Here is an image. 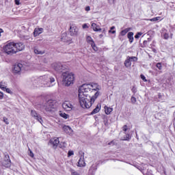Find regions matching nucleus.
Segmentation results:
<instances>
[{"label": "nucleus", "instance_id": "nucleus-18", "mask_svg": "<svg viewBox=\"0 0 175 175\" xmlns=\"http://www.w3.org/2000/svg\"><path fill=\"white\" fill-rule=\"evenodd\" d=\"M100 111V104H98L96 108L91 112L92 115L96 114Z\"/></svg>", "mask_w": 175, "mask_h": 175}, {"label": "nucleus", "instance_id": "nucleus-58", "mask_svg": "<svg viewBox=\"0 0 175 175\" xmlns=\"http://www.w3.org/2000/svg\"><path fill=\"white\" fill-rule=\"evenodd\" d=\"M99 38H100V39H102L103 38V34H100Z\"/></svg>", "mask_w": 175, "mask_h": 175}, {"label": "nucleus", "instance_id": "nucleus-29", "mask_svg": "<svg viewBox=\"0 0 175 175\" xmlns=\"http://www.w3.org/2000/svg\"><path fill=\"white\" fill-rule=\"evenodd\" d=\"M131 61L130 59H127L125 60L124 65H125L126 68H129V66H131Z\"/></svg>", "mask_w": 175, "mask_h": 175}, {"label": "nucleus", "instance_id": "nucleus-30", "mask_svg": "<svg viewBox=\"0 0 175 175\" xmlns=\"http://www.w3.org/2000/svg\"><path fill=\"white\" fill-rule=\"evenodd\" d=\"M59 148H62V150H64V148H66V143L61 142L60 144H59Z\"/></svg>", "mask_w": 175, "mask_h": 175}, {"label": "nucleus", "instance_id": "nucleus-1", "mask_svg": "<svg viewBox=\"0 0 175 175\" xmlns=\"http://www.w3.org/2000/svg\"><path fill=\"white\" fill-rule=\"evenodd\" d=\"M78 91L79 103L83 109H90L95 100H96L98 96L100 95V92H96L94 95L91 96V94L81 90L80 88H79Z\"/></svg>", "mask_w": 175, "mask_h": 175}, {"label": "nucleus", "instance_id": "nucleus-60", "mask_svg": "<svg viewBox=\"0 0 175 175\" xmlns=\"http://www.w3.org/2000/svg\"><path fill=\"white\" fill-rule=\"evenodd\" d=\"M152 51H153L154 53H157V49H154L152 50Z\"/></svg>", "mask_w": 175, "mask_h": 175}, {"label": "nucleus", "instance_id": "nucleus-12", "mask_svg": "<svg viewBox=\"0 0 175 175\" xmlns=\"http://www.w3.org/2000/svg\"><path fill=\"white\" fill-rule=\"evenodd\" d=\"M79 33V29L77 27L72 25L70 27V35L71 36H77V33Z\"/></svg>", "mask_w": 175, "mask_h": 175}, {"label": "nucleus", "instance_id": "nucleus-25", "mask_svg": "<svg viewBox=\"0 0 175 175\" xmlns=\"http://www.w3.org/2000/svg\"><path fill=\"white\" fill-rule=\"evenodd\" d=\"M105 111L106 114L109 115L110 114V113H111V111H113V108L109 107H105Z\"/></svg>", "mask_w": 175, "mask_h": 175}, {"label": "nucleus", "instance_id": "nucleus-7", "mask_svg": "<svg viewBox=\"0 0 175 175\" xmlns=\"http://www.w3.org/2000/svg\"><path fill=\"white\" fill-rule=\"evenodd\" d=\"M23 70V64L21 63L16 64L12 67V73L14 75H21V70Z\"/></svg>", "mask_w": 175, "mask_h": 175}, {"label": "nucleus", "instance_id": "nucleus-56", "mask_svg": "<svg viewBox=\"0 0 175 175\" xmlns=\"http://www.w3.org/2000/svg\"><path fill=\"white\" fill-rule=\"evenodd\" d=\"M24 38L26 40H28L29 39V36H26Z\"/></svg>", "mask_w": 175, "mask_h": 175}, {"label": "nucleus", "instance_id": "nucleus-57", "mask_svg": "<svg viewBox=\"0 0 175 175\" xmlns=\"http://www.w3.org/2000/svg\"><path fill=\"white\" fill-rule=\"evenodd\" d=\"M113 29H116V27L112 26V27L110 28V30H111V31H113Z\"/></svg>", "mask_w": 175, "mask_h": 175}, {"label": "nucleus", "instance_id": "nucleus-42", "mask_svg": "<svg viewBox=\"0 0 175 175\" xmlns=\"http://www.w3.org/2000/svg\"><path fill=\"white\" fill-rule=\"evenodd\" d=\"M129 59H130V61H136L137 59V57H129Z\"/></svg>", "mask_w": 175, "mask_h": 175}, {"label": "nucleus", "instance_id": "nucleus-40", "mask_svg": "<svg viewBox=\"0 0 175 175\" xmlns=\"http://www.w3.org/2000/svg\"><path fill=\"white\" fill-rule=\"evenodd\" d=\"M5 91L8 94H13V92H12V90H10V88H6L5 89Z\"/></svg>", "mask_w": 175, "mask_h": 175}, {"label": "nucleus", "instance_id": "nucleus-19", "mask_svg": "<svg viewBox=\"0 0 175 175\" xmlns=\"http://www.w3.org/2000/svg\"><path fill=\"white\" fill-rule=\"evenodd\" d=\"M127 37H128V39L129 40V42L130 43H133V40H134V38H133V32H132V31L129 32L128 34H127Z\"/></svg>", "mask_w": 175, "mask_h": 175}, {"label": "nucleus", "instance_id": "nucleus-2", "mask_svg": "<svg viewBox=\"0 0 175 175\" xmlns=\"http://www.w3.org/2000/svg\"><path fill=\"white\" fill-rule=\"evenodd\" d=\"M81 91H83L88 94H91V92L96 91V92H99L100 90V86L98 83H84L79 88Z\"/></svg>", "mask_w": 175, "mask_h": 175}, {"label": "nucleus", "instance_id": "nucleus-33", "mask_svg": "<svg viewBox=\"0 0 175 175\" xmlns=\"http://www.w3.org/2000/svg\"><path fill=\"white\" fill-rule=\"evenodd\" d=\"M142 35H143V33L142 32H138L135 36V39H139V38H140L142 36Z\"/></svg>", "mask_w": 175, "mask_h": 175}, {"label": "nucleus", "instance_id": "nucleus-49", "mask_svg": "<svg viewBox=\"0 0 175 175\" xmlns=\"http://www.w3.org/2000/svg\"><path fill=\"white\" fill-rule=\"evenodd\" d=\"M104 124L105 125V126H109V122L107 121V120H104Z\"/></svg>", "mask_w": 175, "mask_h": 175}, {"label": "nucleus", "instance_id": "nucleus-26", "mask_svg": "<svg viewBox=\"0 0 175 175\" xmlns=\"http://www.w3.org/2000/svg\"><path fill=\"white\" fill-rule=\"evenodd\" d=\"M120 140H126L127 142H129V140H131V135L129 134H125V136L122 137Z\"/></svg>", "mask_w": 175, "mask_h": 175}, {"label": "nucleus", "instance_id": "nucleus-46", "mask_svg": "<svg viewBox=\"0 0 175 175\" xmlns=\"http://www.w3.org/2000/svg\"><path fill=\"white\" fill-rule=\"evenodd\" d=\"M102 33L104 34V35H106V33L107 32V30L106 29V28H103L102 29Z\"/></svg>", "mask_w": 175, "mask_h": 175}, {"label": "nucleus", "instance_id": "nucleus-15", "mask_svg": "<svg viewBox=\"0 0 175 175\" xmlns=\"http://www.w3.org/2000/svg\"><path fill=\"white\" fill-rule=\"evenodd\" d=\"M78 166H79V167H84L85 166V161H84V155L81 156L78 161Z\"/></svg>", "mask_w": 175, "mask_h": 175}, {"label": "nucleus", "instance_id": "nucleus-21", "mask_svg": "<svg viewBox=\"0 0 175 175\" xmlns=\"http://www.w3.org/2000/svg\"><path fill=\"white\" fill-rule=\"evenodd\" d=\"M3 166H4V167H9V166H10V159L4 160L3 162Z\"/></svg>", "mask_w": 175, "mask_h": 175}, {"label": "nucleus", "instance_id": "nucleus-11", "mask_svg": "<svg viewBox=\"0 0 175 175\" xmlns=\"http://www.w3.org/2000/svg\"><path fill=\"white\" fill-rule=\"evenodd\" d=\"M62 107L64 109L66 110V111H70V110H72V109H73V105L70 102L65 101L62 104Z\"/></svg>", "mask_w": 175, "mask_h": 175}, {"label": "nucleus", "instance_id": "nucleus-63", "mask_svg": "<svg viewBox=\"0 0 175 175\" xmlns=\"http://www.w3.org/2000/svg\"><path fill=\"white\" fill-rule=\"evenodd\" d=\"M174 120H175V118H174Z\"/></svg>", "mask_w": 175, "mask_h": 175}, {"label": "nucleus", "instance_id": "nucleus-16", "mask_svg": "<svg viewBox=\"0 0 175 175\" xmlns=\"http://www.w3.org/2000/svg\"><path fill=\"white\" fill-rule=\"evenodd\" d=\"M42 32L43 28H36L33 31V36H35V38H36V36H39V35H40V33H42Z\"/></svg>", "mask_w": 175, "mask_h": 175}, {"label": "nucleus", "instance_id": "nucleus-44", "mask_svg": "<svg viewBox=\"0 0 175 175\" xmlns=\"http://www.w3.org/2000/svg\"><path fill=\"white\" fill-rule=\"evenodd\" d=\"M29 151H30L29 154V157H31V158H33V152H32V150L29 148Z\"/></svg>", "mask_w": 175, "mask_h": 175}, {"label": "nucleus", "instance_id": "nucleus-27", "mask_svg": "<svg viewBox=\"0 0 175 175\" xmlns=\"http://www.w3.org/2000/svg\"><path fill=\"white\" fill-rule=\"evenodd\" d=\"M150 40H151L150 38H148V40H144L141 47L142 48L147 47V46H148V43L150 42Z\"/></svg>", "mask_w": 175, "mask_h": 175}, {"label": "nucleus", "instance_id": "nucleus-53", "mask_svg": "<svg viewBox=\"0 0 175 175\" xmlns=\"http://www.w3.org/2000/svg\"><path fill=\"white\" fill-rule=\"evenodd\" d=\"M0 99H3V93L0 92Z\"/></svg>", "mask_w": 175, "mask_h": 175}, {"label": "nucleus", "instance_id": "nucleus-4", "mask_svg": "<svg viewBox=\"0 0 175 175\" xmlns=\"http://www.w3.org/2000/svg\"><path fill=\"white\" fill-rule=\"evenodd\" d=\"M3 51L8 55H13L17 53V50L14 46V42H9L3 46Z\"/></svg>", "mask_w": 175, "mask_h": 175}, {"label": "nucleus", "instance_id": "nucleus-59", "mask_svg": "<svg viewBox=\"0 0 175 175\" xmlns=\"http://www.w3.org/2000/svg\"><path fill=\"white\" fill-rule=\"evenodd\" d=\"M2 32H3V30L2 29H0V37H1V33H2Z\"/></svg>", "mask_w": 175, "mask_h": 175}, {"label": "nucleus", "instance_id": "nucleus-54", "mask_svg": "<svg viewBox=\"0 0 175 175\" xmlns=\"http://www.w3.org/2000/svg\"><path fill=\"white\" fill-rule=\"evenodd\" d=\"M8 159H10V158L9 157V154H5V161H6Z\"/></svg>", "mask_w": 175, "mask_h": 175}, {"label": "nucleus", "instance_id": "nucleus-62", "mask_svg": "<svg viewBox=\"0 0 175 175\" xmlns=\"http://www.w3.org/2000/svg\"><path fill=\"white\" fill-rule=\"evenodd\" d=\"M63 35H66V34L64 33V34H63Z\"/></svg>", "mask_w": 175, "mask_h": 175}, {"label": "nucleus", "instance_id": "nucleus-47", "mask_svg": "<svg viewBox=\"0 0 175 175\" xmlns=\"http://www.w3.org/2000/svg\"><path fill=\"white\" fill-rule=\"evenodd\" d=\"M109 146H114V144H116V142L114 140L110 142L109 144H108Z\"/></svg>", "mask_w": 175, "mask_h": 175}, {"label": "nucleus", "instance_id": "nucleus-51", "mask_svg": "<svg viewBox=\"0 0 175 175\" xmlns=\"http://www.w3.org/2000/svg\"><path fill=\"white\" fill-rule=\"evenodd\" d=\"M109 33H113V34H114V33H116V30H109Z\"/></svg>", "mask_w": 175, "mask_h": 175}, {"label": "nucleus", "instance_id": "nucleus-24", "mask_svg": "<svg viewBox=\"0 0 175 175\" xmlns=\"http://www.w3.org/2000/svg\"><path fill=\"white\" fill-rule=\"evenodd\" d=\"M8 87V85L5 82H1L0 83V88L2 90V91H5V89H6Z\"/></svg>", "mask_w": 175, "mask_h": 175}, {"label": "nucleus", "instance_id": "nucleus-61", "mask_svg": "<svg viewBox=\"0 0 175 175\" xmlns=\"http://www.w3.org/2000/svg\"><path fill=\"white\" fill-rule=\"evenodd\" d=\"M62 40H64V38H62Z\"/></svg>", "mask_w": 175, "mask_h": 175}, {"label": "nucleus", "instance_id": "nucleus-36", "mask_svg": "<svg viewBox=\"0 0 175 175\" xmlns=\"http://www.w3.org/2000/svg\"><path fill=\"white\" fill-rule=\"evenodd\" d=\"M3 120V122H5L6 125H9V120H8V118L4 117Z\"/></svg>", "mask_w": 175, "mask_h": 175}, {"label": "nucleus", "instance_id": "nucleus-32", "mask_svg": "<svg viewBox=\"0 0 175 175\" xmlns=\"http://www.w3.org/2000/svg\"><path fill=\"white\" fill-rule=\"evenodd\" d=\"M71 175H81L77 171L75 170H70Z\"/></svg>", "mask_w": 175, "mask_h": 175}, {"label": "nucleus", "instance_id": "nucleus-52", "mask_svg": "<svg viewBox=\"0 0 175 175\" xmlns=\"http://www.w3.org/2000/svg\"><path fill=\"white\" fill-rule=\"evenodd\" d=\"M109 3H114L117 0H107Z\"/></svg>", "mask_w": 175, "mask_h": 175}, {"label": "nucleus", "instance_id": "nucleus-31", "mask_svg": "<svg viewBox=\"0 0 175 175\" xmlns=\"http://www.w3.org/2000/svg\"><path fill=\"white\" fill-rule=\"evenodd\" d=\"M90 45L94 51H98V47L96 46V44H95V42L90 44Z\"/></svg>", "mask_w": 175, "mask_h": 175}, {"label": "nucleus", "instance_id": "nucleus-34", "mask_svg": "<svg viewBox=\"0 0 175 175\" xmlns=\"http://www.w3.org/2000/svg\"><path fill=\"white\" fill-rule=\"evenodd\" d=\"M169 38H170L169 33H164L163 39H165V40H167V39H169Z\"/></svg>", "mask_w": 175, "mask_h": 175}, {"label": "nucleus", "instance_id": "nucleus-28", "mask_svg": "<svg viewBox=\"0 0 175 175\" xmlns=\"http://www.w3.org/2000/svg\"><path fill=\"white\" fill-rule=\"evenodd\" d=\"M59 116H60V117H62V118H64V120H68V118H69V115H68L64 112H60Z\"/></svg>", "mask_w": 175, "mask_h": 175}, {"label": "nucleus", "instance_id": "nucleus-39", "mask_svg": "<svg viewBox=\"0 0 175 175\" xmlns=\"http://www.w3.org/2000/svg\"><path fill=\"white\" fill-rule=\"evenodd\" d=\"M140 77L143 81L147 82V79H146V77L144 75H141Z\"/></svg>", "mask_w": 175, "mask_h": 175}, {"label": "nucleus", "instance_id": "nucleus-43", "mask_svg": "<svg viewBox=\"0 0 175 175\" xmlns=\"http://www.w3.org/2000/svg\"><path fill=\"white\" fill-rule=\"evenodd\" d=\"M132 92H133V94H136V92H137V90L136 89V88L135 86H133L131 89Z\"/></svg>", "mask_w": 175, "mask_h": 175}, {"label": "nucleus", "instance_id": "nucleus-50", "mask_svg": "<svg viewBox=\"0 0 175 175\" xmlns=\"http://www.w3.org/2000/svg\"><path fill=\"white\" fill-rule=\"evenodd\" d=\"M82 27L83 28V29H85L88 28V25L85 23V24L83 25Z\"/></svg>", "mask_w": 175, "mask_h": 175}, {"label": "nucleus", "instance_id": "nucleus-10", "mask_svg": "<svg viewBox=\"0 0 175 175\" xmlns=\"http://www.w3.org/2000/svg\"><path fill=\"white\" fill-rule=\"evenodd\" d=\"M14 46L16 50V53H18V51H23V50L25 49V45H24L23 42H14Z\"/></svg>", "mask_w": 175, "mask_h": 175}, {"label": "nucleus", "instance_id": "nucleus-8", "mask_svg": "<svg viewBox=\"0 0 175 175\" xmlns=\"http://www.w3.org/2000/svg\"><path fill=\"white\" fill-rule=\"evenodd\" d=\"M53 69H54V70H56V72H62V70H65V67L64 66V65H62V64L58 62V63H53L51 65Z\"/></svg>", "mask_w": 175, "mask_h": 175}, {"label": "nucleus", "instance_id": "nucleus-48", "mask_svg": "<svg viewBox=\"0 0 175 175\" xmlns=\"http://www.w3.org/2000/svg\"><path fill=\"white\" fill-rule=\"evenodd\" d=\"M85 10L86 12H90L91 10V8L90 6H87L85 7Z\"/></svg>", "mask_w": 175, "mask_h": 175}, {"label": "nucleus", "instance_id": "nucleus-45", "mask_svg": "<svg viewBox=\"0 0 175 175\" xmlns=\"http://www.w3.org/2000/svg\"><path fill=\"white\" fill-rule=\"evenodd\" d=\"M73 154H74L73 151L69 150L68 155V157H72V155H73Z\"/></svg>", "mask_w": 175, "mask_h": 175}, {"label": "nucleus", "instance_id": "nucleus-22", "mask_svg": "<svg viewBox=\"0 0 175 175\" xmlns=\"http://www.w3.org/2000/svg\"><path fill=\"white\" fill-rule=\"evenodd\" d=\"M63 131H64L66 133H70L72 129H70L69 126H63Z\"/></svg>", "mask_w": 175, "mask_h": 175}, {"label": "nucleus", "instance_id": "nucleus-55", "mask_svg": "<svg viewBox=\"0 0 175 175\" xmlns=\"http://www.w3.org/2000/svg\"><path fill=\"white\" fill-rule=\"evenodd\" d=\"M16 5H20V0H15Z\"/></svg>", "mask_w": 175, "mask_h": 175}, {"label": "nucleus", "instance_id": "nucleus-23", "mask_svg": "<svg viewBox=\"0 0 175 175\" xmlns=\"http://www.w3.org/2000/svg\"><path fill=\"white\" fill-rule=\"evenodd\" d=\"M86 41L88 43H89V44H92L95 42H94V40L92 39V38H91V36H86Z\"/></svg>", "mask_w": 175, "mask_h": 175}, {"label": "nucleus", "instance_id": "nucleus-5", "mask_svg": "<svg viewBox=\"0 0 175 175\" xmlns=\"http://www.w3.org/2000/svg\"><path fill=\"white\" fill-rule=\"evenodd\" d=\"M42 79L41 87H53L55 84V79L53 77L44 75Z\"/></svg>", "mask_w": 175, "mask_h": 175}, {"label": "nucleus", "instance_id": "nucleus-6", "mask_svg": "<svg viewBox=\"0 0 175 175\" xmlns=\"http://www.w3.org/2000/svg\"><path fill=\"white\" fill-rule=\"evenodd\" d=\"M54 109H55V101L53 100H48L44 106L46 111L51 112Z\"/></svg>", "mask_w": 175, "mask_h": 175}, {"label": "nucleus", "instance_id": "nucleus-3", "mask_svg": "<svg viewBox=\"0 0 175 175\" xmlns=\"http://www.w3.org/2000/svg\"><path fill=\"white\" fill-rule=\"evenodd\" d=\"M62 83L65 87H69V85L73 84L75 81V75L70 72H64L62 73Z\"/></svg>", "mask_w": 175, "mask_h": 175}, {"label": "nucleus", "instance_id": "nucleus-41", "mask_svg": "<svg viewBox=\"0 0 175 175\" xmlns=\"http://www.w3.org/2000/svg\"><path fill=\"white\" fill-rule=\"evenodd\" d=\"M122 131H123V132H126V131H128V126L127 125L123 126Z\"/></svg>", "mask_w": 175, "mask_h": 175}, {"label": "nucleus", "instance_id": "nucleus-35", "mask_svg": "<svg viewBox=\"0 0 175 175\" xmlns=\"http://www.w3.org/2000/svg\"><path fill=\"white\" fill-rule=\"evenodd\" d=\"M157 68L159 70H162V64L161 63H157L156 65Z\"/></svg>", "mask_w": 175, "mask_h": 175}, {"label": "nucleus", "instance_id": "nucleus-9", "mask_svg": "<svg viewBox=\"0 0 175 175\" xmlns=\"http://www.w3.org/2000/svg\"><path fill=\"white\" fill-rule=\"evenodd\" d=\"M31 116L34 118V120H36L37 121H38V122H40V124H42L43 120H42V116H40L39 113H36V111L31 110Z\"/></svg>", "mask_w": 175, "mask_h": 175}, {"label": "nucleus", "instance_id": "nucleus-14", "mask_svg": "<svg viewBox=\"0 0 175 175\" xmlns=\"http://www.w3.org/2000/svg\"><path fill=\"white\" fill-rule=\"evenodd\" d=\"M91 26L94 32H100V31H102V28H100V27H99V25H96L95 23H92Z\"/></svg>", "mask_w": 175, "mask_h": 175}, {"label": "nucleus", "instance_id": "nucleus-38", "mask_svg": "<svg viewBox=\"0 0 175 175\" xmlns=\"http://www.w3.org/2000/svg\"><path fill=\"white\" fill-rule=\"evenodd\" d=\"M158 20H159V17H156V18H152L151 19H149L150 21H153V22L158 21Z\"/></svg>", "mask_w": 175, "mask_h": 175}, {"label": "nucleus", "instance_id": "nucleus-17", "mask_svg": "<svg viewBox=\"0 0 175 175\" xmlns=\"http://www.w3.org/2000/svg\"><path fill=\"white\" fill-rule=\"evenodd\" d=\"M34 53L38 55H43L46 51L44 50H42L39 48H34Z\"/></svg>", "mask_w": 175, "mask_h": 175}, {"label": "nucleus", "instance_id": "nucleus-37", "mask_svg": "<svg viewBox=\"0 0 175 175\" xmlns=\"http://www.w3.org/2000/svg\"><path fill=\"white\" fill-rule=\"evenodd\" d=\"M131 103H136V98L135 96H131Z\"/></svg>", "mask_w": 175, "mask_h": 175}, {"label": "nucleus", "instance_id": "nucleus-20", "mask_svg": "<svg viewBox=\"0 0 175 175\" xmlns=\"http://www.w3.org/2000/svg\"><path fill=\"white\" fill-rule=\"evenodd\" d=\"M129 31H131V28H126L124 30H122L120 33V35H121V36H125L126 33L129 32Z\"/></svg>", "mask_w": 175, "mask_h": 175}, {"label": "nucleus", "instance_id": "nucleus-13", "mask_svg": "<svg viewBox=\"0 0 175 175\" xmlns=\"http://www.w3.org/2000/svg\"><path fill=\"white\" fill-rule=\"evenodd\" d=\"M50 144L53 148H57L59 144V139L58 138H53L50 140Z\"/></svg>", "mask_w": 175, "mask_h": 175}]
</instances>
